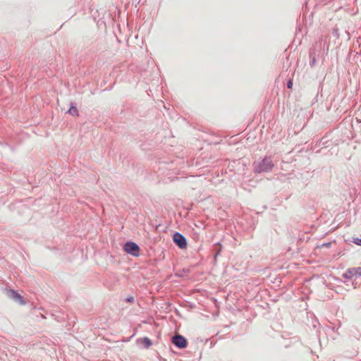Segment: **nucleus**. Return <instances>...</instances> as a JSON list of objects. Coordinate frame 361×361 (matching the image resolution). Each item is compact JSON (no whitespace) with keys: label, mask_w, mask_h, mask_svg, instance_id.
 Wrapping results in <instances>:
<instances>
[{"label":"nucleus","mask_w":361,"mask_h":361,"mask_svg":"<svg viewBox=\"0 0 361 361\" xmlns=\"http://www.w3.org/2000/svg\"><path fill=\"white\" fill-rule=\"evenodd\" d=\"M252 166L255 173H269L274 167L271 157H264L260 161L254 162Z\"/></svg>","instance_id":"1"},{"label":"nucleus","mask_w":361,"mask_h":361,"mask_svg":"<svg viewBox=\"0 0 361 361\" xmlns=\"http://www.w3.org/2000/svg\"><path fill=\"white\" fill-rule=\"evenodd\" d=\"M123 250L133 257H138L140 255V248L136 243L127 241L123 245Z\"/></svg>","instance_id":"2"},{"label":"nucleus","mask_w":361,"mask_h":361,"mask_svg":"<svg viewBox=\"0 0 361 361\" xmlns=\"http://www.w3.org/2000/svg\"><path fill=\"white\" fill-rule=\"evenodd\" d=\"M173 241L180 249L184 250L188 247V241L186 238L179 232H176L173 235Z\"/></svg>","instance_id":"3"},{"label":"nucleus","mask_w":361,"mask_h":361,"mask_svg":"<svg viewBox=\"0 0 361 361\" xmlns=\"http://www.w3.org/2000/svg\"><path fill=\"white\" fill-rule=\"evenodd\" d=\"M171 343L178 349H184L188 345L187 339L179 334H176L171 338Z\"/></svg>","instance_id":"4"},{"label":"nucleus","mask_w":361,"mask_h":361,"mask_svg":"<svg viewBox=\"0 0 361 361\" xmlns=\"http://www.w3.org/2000/svg\"><path fill=\"white\" fill-rule=\"evenodd\" d=\"M6 293L8 298L19 303L20 305H23L25 304V301L24 300L23 297L20 295L16 290L10 288L6 289Z\"/></svg>","instance_id":"5"},{"label":"nucleus","mask_w":361,"mask_h":361,"mask_svg":"<svg viewBox=\"0 0 361 361\" xmlns=\"http://www.w3.org/2000/svg\"><path fill=\"white\" fill-rule=\"evenodd\" d=\"M137 343L142 345L145 348H148L152 345V341L147 337L138 339Z\"/></svg>","instance_id":"6"},{"label":"nucleus","mask_w":361,"mask_h":361,"mask_svg":"<svg viewBox=\"0 0 361 361\" xmlns=\"http://www.w3.org/2000/svg\"><path fill=\"white\" fill-rule=\"evenodd\" d=\"M214 251L215 252L214 259V261H216L218 255L221 253V244L220 243H216L214 245Z\"/></svg>","instance_id":"7"},{"label":"nucleus","mask_w":361,"mask_h":361,"mask_svg":"<svg viewBox=\"0 0 361 361\" xmlns=\"http://www.w3.org/2000/svg\"><path fill=\"white\" fill-rule=\"evenodd\" d=\"M355 274L353 272V269L352 268L348 269L345 273L343 274V277L345 279L350 280L354 276Z\"/></svg>","instance_id":"8"},{"label":"nucleus","mask_w":361,"mask_h":361,"mask_svg":"<svg viewBox=\"0 0 361 361\" xmlns=\"http://www.w3.org/2000/svg\"><path fill=\"white\" fill-rule=\"evenodd\" d=\"M67 112L72 116H78V110L74 103H71V106Z\"/></svg>","instance_id":"9"},{"label":"nucleus","mask_w":361,"mask_h":361,"mask_svg":"<svg viewBox=\"0 0 361 361\" xmlns=\"http://www.w3.org/2000/svg\"><path fill=\"white\" fill-rule=\"evenodd\" d=\"M351 336L355 338L356 340H360L361 338V333L356 329L351 330Z\"/></svg>","instance_id":"10"},{"label":"nucleus","mask_w":361,"mask_h":361,"mask_svg":"<svg viewBox=\"0 0 361 361\" xmlns=\"http://www.w3.org/2000/svg\"><path fill=\"white\" fill-rule=\"evenodd\" d=\"M352 269H353V272L355 275L361 276V267L352 268Z\"/></svg>","instance_id":"11"},{"label":"nucleus","mask_w":361,"mask_h":361,"mask_svg":"<svg viewBox=\"0 0 361 361\" xmlns=\"http://www.w3.org/2000/svg\"><path fill=\"white\" fill-rule=\"evenodd\" d=\"M186 272H189V270L188 269H182V271H179V272H177L175 274V275L178 277H183L184 276V273H186Z\"/></svg>","instance_id":"12"},{"label":"nucleus","mask_w":361,"mask_h":361,"mask_svg":"<svg viewBox=\"0 0 361 361\" xmlns=\"http://www.w3.org/2000/svg\"><path fill=\"white\" fill-rule=\"evenodd\" d=\"M310 57L311 59L310 61V65L311 67H313L315 65L316 59L311 54L310 55Z\"/></svg>","instance_id":"13"},{"label":"nucleus","mask_w":361,"mask_h":361,"mask_svg":"<svg viewBox=\"0 0 361 361\" xmlns=\"http://www.w3.org/2000/svg\"><path fill=\"white\" fill-rule=\"evenodd\" d=\"M332 34H333V35H334L336 38H338V37H339L338 29L337 27H334V28L333 29Z\"/></svg>","instance_id":"14"},{"label":"nucleus","mask_w":361,"mask_h":361,"mask_svg":"<svg viewBox=\"0 0 361 361\" xmlns=\"http://www.w3.org/2000/svg\"><path fill=\"white\" fill-rule=\"evenodd\" d=\"M126 302L133 303L135 300L134 297L128 296L126 298Z\"/></svg>","instance_id":"15"},{"label":"nucleus","mask_w":361,"mask_h":361,"mask_svg":"<svg viewBox=\"0 0 361 361\" xmlns=\"http://www.w3.org/2000/svg\"><path fill=\"white\" fill-rule=\"evenodd\" d=\"M293 87V81L291 80H289L288 82H287V87L288 89H291Z\"/></svg>","instance_id":"16"},{"label":"nucleus","mask_w":361,"mask_h":361,"mask_svg":"<svg viewBox=\"0 0 361 361\" xmlns=\"http://www.w3.org/2000/svg\"><path fill=\"white\" fill-rule=\"evenodd\" d=\"M324 139H325V138H324V137H323V138H322V139L320 140V141H319V145H326V141Z\"/></svg>","instance_id":"17"},{"label":"nucleus","mask_w":361,"mask_h":361,"mask_svg":"<svg viewBox=\"0 0 361 361\" xmlns=\"http://www.w3.org/2000/svg\"><path fill=\"white\" fill-rule=\"evenodd\" d=\"M331 245V243H323L322 245V247H329Z\"/></svg>","instance_id":"18"}]
</instances>
